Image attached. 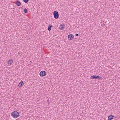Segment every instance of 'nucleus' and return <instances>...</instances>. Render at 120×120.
<instances>
[{
    "label": "nucleus",
    "mask_w": 120,
    "mask_h": 120,
    "mask_svg": "<svg viewBox=\"0 0 120 120\" xmlns=\"http://www.w3.org/2000/svg\"><path fill=\"white\" fill-rule=\"evenodd\" d=\"M64 27H63V25H61L60 26L59 28L60 29H61V30H63Z\"/></svg>",
    "instance_id": "11"
},
{
    "label": "nucleus",
    "mask_w": 120,
    "mask_h": 120,
    "mask_svg": "<svg viewBox=\"0 0 120 120\" xmlns=\"http://www.w3.org/2000/svg\"><path fill=\"white\" fill-rule=\"evenodd\" d=\"M104 26H105V24H103V26H103V27H104Z\"/></svg>",
    "instance_id": "16"
},
{
    "label": "nucleus",
    "mask_w": 120,
    "mask_h": 120,
    "mask_svg": "<svg viewBox=\"0 0 120 120\" xmlns=\"http://www.w3.org/2000/svg\"><path fill=\"white\" fill-rule=\"evenodd\" d=\"M52 26V25H49L48 27V30L49 31H50L51 30V27Z\"/></svg>",
    "instance_id": "10"
},
{
    "label": "nucleus",
    "mask_w": 120,
    "mask_h": 120,
    "mask_svg": "<svg viewBox=\"0 0 120 120\" xmlns=\"http://www.w3.org/2000/svg\"><path fill=\"white\" fill-rule=\"evenodd\" d=\"M23 83V81H21L18 84V86L20 87H21L22 85H23L24 84Z\"/></svg>",
    "instance_id": "8"
},
{
    "label": "nucleus",
    "mask_w": 120,
    "mask_h": 120,
    "mask_svg": "<svg viewBox=\"0 0 120 120\" xmlns=\"http://www.w3.org/2000/svg\"><path fill=\"white\" fill-rule=\"evenodd\" d=\"M68 38L70 40H72L74 39V36L73 34H70L68 35Z\"/></svg>",
    "instance_id": "5"
},
{
    "label": "nucleus",
    "mask_w": 120,
    "mask_h": 120,
    "mask_svg": "<svg viewBox=\"0 0 120 120\" xmlns=\"http://www.w3.org/2000/svg\"><path fill=\"white\" fill-rule=\"evenodd\" d=\"M77 36H79V34H75Z\"/></svg>",
    "instance_id": "14"
},
{
    "label": "nucleus",
    "mask_w": 120,
    "mask_h": 120,
    "mask_svg": "<svg viewBox=\"0 0 120 120\" xmlns=\"http://www.w3.org/2000/svg\"><path fill=\"white\" fill-rule=\"evenodd\" d=\"M114 117V116L113 115L109 116L108 117V120H112Z\"/></svg>",
    "instance_id": "7"
},
{
    "label": "nucleus",
    "mask_w": 120,
    "mask_h": 120,
    "mask_svg": "<svg viewBox=\"0 0 120 120\" xmlns=\"http://www.w3.org/2000/svg\"><path fill=\"white\" fill-rule=\"evenodd\" d=\"M46 73L44 71H41L39 73V75L41 76H44L46 75Z\"/></svg>",
    "instance_id": "4"
},
{
    "label": "nucleus",
    "mask_w": 120,
    "mask_h": 120,
    "mask_svg": "<svg viewBox=\"0 0 120 120\" xmlns=\"http://www.w3.org/2000/svg\"><path fill=\"white\" fill-rule=\"evenodd\" d=\"M13 60L12 59H10L8 61V63L9 65H11L13 63Z\"/></svg>",
    "instance_id": "6"
},
{
    "label": "nucleus",
    "mask_w": 120,
    "mask_h": 120,
    "mask_svg": "<svg viewBox=\"0 0 120 120\" xmlns=\"http://www.w3.org/2000/svg\"><path fill=\"white\" fill-rule=\"evenodd\" d=\"M19 113L17 111L13 112L11 114L12 116L15 118H16L19 116Z\"/></svg>",
    "instance_id": "1"
},
{
    "label": "nucleus",
    "mask_w": 120,
    "mask_h": 120,
    "mask_svg": "<svg viewBox=\"0 0 120 120\" xmlns=\"http://www.w3.org/2000/svg\"><path fill=\"white\" fill-rule=\"evenodd\" d=\"M15 4L17 6H19L20 5L21 3L19 1L17 0L15 2Z\"/></svg>",
    "instance_id": "9"
},
{
    "label": "nucleus",
    "mask_w": 120,
    "mask_h": 120,
    "mask_svg": "<svg viewBox=\"0 0 120 120\" xmlns=\"http://www.w3.org/2000/svg\"><path fill=\"white\" fill-rule=\"evenodd\" d=\"M54 18L56 19L58 18L59 16L58 13V12L55 11L53 13Z\"/></svg>",
    "instance_id": "3"
},
{
    "label": "nucleus",
    "mask_w": 120,
    "mask_h": 120,
    "mask_svg": "<svg viewBox=\"0 0 120 120\" xmlns=\"http://www.w3.org/2000/svg\"><path fill=\"white\" fill-rule=\"evenodd\" d=\"M90 78L91 79H98L99 80H100L102 79V77L100 76H98L93 75L91 76L90 77Z\"/></svg>",
    "instance_id": "2"
},
{
    "label": "nucleus",
    "mask_w": 120,
    "mask_h": 120,
    "mask_svg": "<svg viewBox=\"0 0 120 120\" xmlns=\"http://www.w3.org/2000/svg\"><path fill=\"white\" fill-rule=\"evenodd\" d=\"M24 12L25 13H27V10L26 8H25L24 9Z\"/></svg>",
    "instance_id": "12"
},
{
    "label": "nucleus",
    "mask_w": 120,
    "mask_h": 120,
    "mask_svg": "<svg viewBox=\"0 0 120 120\" xmlns=\"http://www.w3.org/2000/svg\"><path fill=\"white\" fill-rule=\"evenodd\" d=\"M49 100H47V101L48 102H49Z\"/></svg>",
    "instance_id": "15"
},
{
    "label": "nucleus",
    "mask_w": 120,
    "mask_h": 120,
    "mask_svg": "<svg viewBox=\"0 0 120 120\" xmlns=\"http://www.w3.org/2000/svg\"><path fill=\"white\" fill-rule=\"evenodd\" d=\"M29 0H23V1L25 3H26L28 2Z\"/></svg>",
    "instance_id": "13"
}]
</instances>
